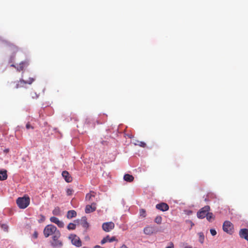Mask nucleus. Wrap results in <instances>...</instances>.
I'll use <instances>...</instances> for the list:
<instances>
[{"label": "nucleus", "mask_w": 248, "mask_h": 248, "mask_svg": "<svg viewBox=\"0 0 248 248\" xmlns=\"http://www.w3.org/2000/svg\"><path fill=\"white\" fill-rule=\"evenodd\" d=\"M95 196L96 193L94 192L91 191L90 193H87L86 195L85 201L90 202H93V198H94Z\"/></svg>", "instance_id": "obj_12"}, {"label": "nucleus", "mask_w": 248, "mask_h": 248, "mask_svg": "<svg viewBox=\"0 0 248 248\" xmlns=\"http://www.w3.org/2000/svg\"><path fill=\"white\" fill-rule=\"evenodd\" d=\"M62 176L66 182L70 183L72 181V177L67 171H63L62 172Z\"/></svg>", "instance_id": "obj_15"}, {"label": "nucleus", "mask_w": 248, "mask_h": 248, "mask_svg": "<svg viewBox=\"0 0 248 248\" xmlns=\"http://www.w3.org/2000/svg\"><path fill=\"white\" fill-rule=\"evenodd\" d=\"M28 64L29 63L27 61L22 62L19 63V66H17L16 69L19 71H22L24 69V67L27 66Z\"/></svg>", "instance_id": "obj_17"}, {"label": "nucleus", "mask_w": 248, "mask_h": 248, "mask_svg": "<svg viewBox=\"0 0 248 248\" xmlns=\"http://www.w3.org/2000/svg\"><path fill=\"white\" fill-rule=\"evenodd\" d=\"M114 223L111 221L105 222L102 224V229L106 232H110L114 228Z\"/></svg>", "instance_id": "obj_7"}, {"label": "nucleus", "mask_w": 248, "mask_h": 248, "mask_svg": "<svg viewBox=\"0 0 248 248\" xmlns=\"http://www.w3.org/2000/svg\"><path fill=\"white\" fill-rule=\"evenodd\" d=\"M120 248H128L125 245H123Z\"/></svg>", "instance_id": "obj_35"}, {"label": "nucleus", "mask_w": 248, "mask_h": 248, "mask_svg": "<svg viewBox=\"0 0 248 248\" xmlns=\"http://www.w3.org/2000/svg\"><path fill=\"white\" fill-rule=\"evenodd\" d=\"M51 222L56 224L58 227L63 228L64 227V223L62 221L59 220V219L55 217H52L50 218Z\"/></svg>", "instance_id": "obj_13"}, {"label": "nucleus", "mask_w": 248, "mask_h": 248, "mask_svg": "<svg viewBox=\"0 0 248 248\" xmlns=\"http://www.w3.org/2000/svg\"><path fill=\"white\" fill-rule=\"evenodd\" d=\"M155 207L158 210H159L161 211H168L169 209V205L165 203V202H161L158 204H157L155 206Z\"/></svg>", "instance_id": "obj_11"}, {"label": "nucleus", "mask_w": 248, "mask_h": 248, "mask_svg": "<svg viewBox=\"0 0 248 248\" xmlns=\"http://www.w3.org/2000/svg\"><path fill=\"white\" fill-rule=\"evenodd\" d=\"M210 232H211V234L213 235V236H215V235H216L217 234V232L215 230V229H210Z\"/></svg>", "instance_id": "obj_31"}, {"label": "nucleus", "mask_w": 248, "mask_h": 248, "mask_svg": "<svg viewBox=\"0 0 248 248\" xmlns=\"http://www.w3.org/2000/svg\"><path fill=\"white\" fill-rule=\"evenodd\" d=\"M73 190L71 188H68L66 190V193L67 195H71L73 194Z\"/></svg>", "instance_id": "obj_29"}, {"label": "nucleus", "mask_w": 248, "mask_h": 248, "mask_svg": "<svg viewBox=\"0 0 248 248\" xmlns=\"http://www.w3.org/2000/svg\"><path fill=\"white\" fill-rule=\"evenodd\" d=\"M156 232V230L154 226H148L144 228L143 232L146 235H151Z\"/></svg>", "instance_id": "obj_10"}, {"label": "nucleus", "mask_w": 248, "mask_h": 248, "mask_svg": "<svg viewBox=\"0 0 248 248\" xmlns=\"http://www.w3.org/2000/svg\"><path fill=\"white\" fill-rule=\"evenodd\" d=\"M116 240V238L114 236L110 237L109 235H107L106 237H104L101 241V244L102 245L104 244L105 243L109 242H112Z\"/></svg>", "instance_id": "obj_16"}, {"label": "nucleus", "mask_w": 248, "mask_h": 248, "mask_svg": "<svg viewBox=\"0 0 248 248\" xmlns=\"http://www.w3.org/2000/svg\"><path fill=\"white\" fill-rule=\"evenodd\" d=\"M162 217L160 216H157L155 219V222L158 224H160L162 222Z\"/></svg>", "instance_id": "obj_23"}, {"label": "nucleus", "mask_w": 248, "mask_h": 248, "mask_svg": "<svg viewBox=\"0 0 248 248\" xmlns=\"http://www.w3.org/2000/svg\"><path fill=\"white\" fill-rule=\"evenodd\" d=\"M166 248H174L173 244L171 243V246H168V247H166Z\"/></svg>", "instance_id": "obj_34"}, {"label": "nucleus", "mask_w": 248, "mask_h": 248, "mask_svg": "<svg viewBox=\"0 0 248 248\" xmlns=\"http://www.w3.org/2000/svg\"><path fill=\"white\" fill-rule=\"evenodd\" d=\"M52 213L55 216H60L61 215V210L59 207H55L52 211Z\"/></svg>", "instance_id": "obj_21"}, {"label": "nucleus", "mask_w": 248, "mask_h": 248, "mask_svg": "<svg viewBox=\"0 0 248 248\" xmlns=\"http://www.w3.org/2000/svg\"><path fill=\"white\" fill-rule=\"evenodd\" d=\"M82 226L84 228H87L88 227V223L86 221V219H84L83 222L82 223Z\"/></svg>", "instance_id": "obj_30"}, {"label": "nucleus", "mask_w": 248, "mask_h": 248, "mask_svg": "<svg viewBox=\"0 0 248 248\" xmlns=\"http://www.w3.org/2000/svg\"><path fill=\"white\" fill-rule=\"evenodd\" d=\"M96 209V203L93 202L91 204L87 205L85 207V212L86 214L92 213Z\"/></svg>", "instance_id": "obj_9"}, {"label": "nucleus", "mask_w": 248, "mask_h": 248, "mask_svg": "<svg viewBox=\"0 0 248 248\" xmlns=\"http://www.w3.org/2000/svg\"><path fill=\"white\" fill-rule=\"evenodd\" d=\"M134 177L132 175L126 174L124 176V181L128 182H131L134 180Z\"/></svg>", "instance_id": "obj_19"}, {"label": "nucleus", "mask_w": 248, "mask_h": 248, "mask_svg": "<svg viewBox=\"0 0 248 248\" xmlns=\"http://www.w3.org/2000/svg\"><path fill=\"white\" fill-rule=\"evenodd\" d=\"M206 217L207 219L209 221H212V220H213L214 219V217L213 216V213H210L209 212L207 213V214Z\"/></svg>", "instance_id": "obj_22"}, {"label": "nucleus", "mask_w": 248, "mask_h": 248, "mask_svg": "<svg viewBox=\"0 0 248 248\" xmlns=\"http://www.w3.org/2000/svg\"><path fill=\"white\" fill-rule=\"evenodd\" d=\"M39 219L38 220V222L39 223H42L43 222H44L45 220V217L42 215H40L39 216Z\"/></svg>", "instance_id": "obj_28"}, {"label": "nucleus", "mask_w": 248, "mask_h": 248, "mask_svg": "<svg viewBox=\"0 0 248 248\" xmlns=\"http://www.w3.org/2000/svg\"><path fill=\"white\" fill-rule=\"evenodd\" d=\"M30 199L29 197L18 198L16 200V203L21 209L26 208L30 204Z\"/></svg>", "instance_id": "obj_1"}, {"label": "nucleus", "mask_w": 248, "mask_h": 248, "mask_svg": "<svg viewBox=\"0 0 248 248\" xmlns=\"http://www.w3.org/2000/svg\"><path fill=\"white\" fill-rule=\"evenodd\" d=\"M26 127L27 129H29L31 128V129H33V127L30 125V124L28 123L26 124Z\"/></svg>", "instance_id": "obj_33"}, {"label": "nucleus", "mask_w": 248, "mask_h": 248, "mask_svg": "<svg viewBox=\"0 0 248 248\" xmlns=\"http://www.w3.org/2000/svg\"><path fill=\"white\" fill-rule=\"evenodd\" d=\"M76 225L73 223H70L67 226V229L69 230H75L76 229Z\"/></svg>", "instance_id": "obj_24"}, {"label": "nucleus", "mask_w": 248, "mask_h": 248, "mask_svg": "<svg viewBox=\"0 0 248 248\" xmlns=\"http://www.w3.org/2000/svg\"><path fill=\"white\" fill-rule=\"evenodd\" d=\"M135 145H139L141 147H145L146 145V143L143 141H137V143H135Z\"/></svg>", "instance_id": "obj_27"}, {"label": "nucleus", "mask_w": 248, "mask_h": 248, "mask_svg": "<svg viewBox=\"0 0 248 248\" xmlns=\"http://www.w3.org/2000/svg\"><path fill=\"white\" fill-rule=\"evenodd\" d=\"M198 235L199 236V241L201 243H203L204 241V235L203 232H200L198 233Z\"/></svg>", "instance_id": "obj_25"}, {"label": "nucleus", "mask_w": 248, "mask_h": 248, "mask_svg": "<svg viewBox=\"0 0 248 248\" xmlns=\"http://www.w3.org/2000/svg\"><path fill=\"white\" fill-rule=\"evenodd\" d=\"M61 236V233L60 231L57 232L54 235H53L52 237V242H51V245L53 247H60L62 246V242L59 240Z\"/></svg>", "instance_id": "obj_4"}, {"label": "nucleus", "mask_w": 248, "mask_h": 248, "mask_svg": "<svg viewBox=\"0 0 248 248\" xmlns=\"http://www.w3.org/2000/svg\"><path fill=\"white\" fill-rule=\"evenodd\" d=\"M239 234L241 238H244L248 241V230L247 229H241Z\"/></svg>", "instance_id": "obj_14"}, {"label": "nucleus", "mask_w": 248, "mask_h": 248, "mask_svg": "<svg viewBox=\"0 0 248 248\" xmlns=\"http://www.w3.org/2000/svg\"><path fill=\"white\" fill-rule=\"evenodd\" d=\"M11 66L16 68V66L14 64H12Z\"/></svg>", "instance_id": "obj_37"}, {"label": "nucleus", "mask_w": 248, "mask_h": 248, "mask_svg": "<svg viewBox=\"0 0 248 248\" xmlns=\"http://www.w3.org/2000/svg\"><path fill=\"white\" fill-rule=\"evenodd\" d=\"M233 224L229 221H225L223 225V230L224 232L229 234H232L233 232Z\"/></svg>", "instance_id": "obj_5"}, {"label": "nucleus", "mask_w": 248, "mask_h": 248, "mask_svg": "<svg viewBox=\"0 0 248 248\" xmlns=\"http://www.w3.org/2000/svg\"><path fill=\"white\" fill-rule=\"evenodd\" d=\"M77 215V213L74 210H70L68 211L66 217L68 218H72L75 217Z\"/></svg>", "instance_id": "obj_20"}, {"label": "nucleus", "mask_w": 248, "mask_h": 248, "mask_svg": "<svg viewBox=\"0 0 248 248\" xmlns=\"http://www.w3.org/2000/svg\"><path fill=\"white\" fill-rule=\"evenodd\" d=\"M7 178V170H0V180H5Z\"/></svg>", "instance_id": "obj_18"}, {"label": "nucleus", "mask_w": 248, "mask_h": 248, "mask_svg": "<svg viewBox=\"0 0 248 248\" xmlns=\"http://www.w3.org/2000/svg\"><path fill=\"white\" fill-rule=\"evenodd\" d=\"M14 47H15V49H16V51H17V50H18V47H17V46H14Z\"/></svg>", "instance_id": "obj_36"}, {"label": "nucleus", "mask_w": 248, "mask_h": 248, "mask_svg": "<svg viewBox=\"0 0 248 248\" xmlns=\"http://www.w3.org/2000/svg\"><path fill=\"white\" fill-rule=\"evenodd\" d=\"M59 231L57 228L51 224L46 226L44 230V234L45 237H48L51 235H54L57 232Z\"/></svg>", "instance_id": "obj_2"}, {"label": "nucleus", "mask_w": 248, "mask_h": 248, "mask_svg": "<svg viewBox=\"0 0 248 248\" xmlns=\"http://www.w3.org/2000/svg\"><path fill=\"white\" fill-rule=\"evenodd\" d=\"M34 80V79L32 78H29L28 80H24L23 79H20L19 80L15 81V88L18 89L20 88H26L27 84H31Z\"/></svg>", "instance_id": "obj_3"}, {"label": "nucleus", "mask_w": 248, "mask_h": 248, "mask_svg": "<svg viewBox=\"0 0 248 248\" xmlns=\"http://www.w3.org/2000/svg\"><path fill=\"white\" fill-rule=\"evenodd\" d=\"M8 149H7V150H5V152H8Z\"/></svg>", "instance_id": "obj_38"}, {"label": "nucleus", "mask_w": 248, "mask_h": 248, "mask_svg": "<svg viewBox=\"0 0 248 248\" xmlns=\"http://www.w3.org/2000/svg\"><path fill=\"white\" fill-rule=\"evenodd\" d=\"M140 215L142 217H145L146 216V211L144 209H141L140 210Z\"/></svg>", "instance_id": "obj_26"}, {"label": "nucleus", "mask_w": 248, "mask_h": 248, "mask_svg": "<svg viewBox=\"0 0 248 248\" xmlns=\"http://www.w3.org/2000/svg\"><path fill=\"white\" fill-rule=\"evenodd\" d=\"M210 210L209 206L206 205L202 207L200 210L197 213V217L199 218H203L206 217L207 213Z\"/></svg>", "instance_id": "obj_6"}, {"label": "nucleus", "mask_w": 248, "mask_h": 248, "mask_svg": "<svg viewBox=\"0 0 248 248\" xmlns=\"http://www.w3.org/2000/svg\"><path fill=\"white\" fill-rule=\"evenodd\" d=\"M33 237L35 239H36L38 237V232L36 231H35L33 234Z\"/></svg>", "instance_id": "obj_32"}, {"label": "nucleus", "mask_w": 248, "mask_h": 248, "mask_svg": "<svg viewBox=\"0 0 248 248\" xmlns=\"http://www.w3.org/2000/svg\"><path fill=\"white\" fill-rule=\"evenodd\" d=\"M69 237L71 239L72 243L73 245L78 247L81 246V242L79 238L75 234H71Z\"/></svg>", "instance_id": "obj_8"}]
</instances>
